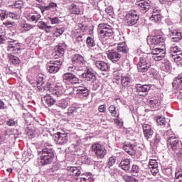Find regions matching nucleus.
Returning <instances> with one entry per match:
<instances>
[{
	"label": "nucleus",
	"mask_w": 182,
	"mask_h": 182,
	"mask_svg": "<svg viewBox=\"0 0 182 182\" xmlns=\"http://www.w3.org/2000/svg\"><path fill=\"white\" fill-rule=\"evenodd\" d=\"M169 56L174 62H178V60L182 57L181 48L176 44L172 45L169 50Z\"/></svg>",
	"instance_id": "10"
},
{
	"label": "nucleus",
	"mask_w": 182,
	"mask_h": 182,
	"mask_svg": "<svg viewBox=\"0 0 182 182\" xmlns=\"http://www.w3.org/2000/svg\"><path fill=\"white\" fill-rule=\"evenodd\" d=\"M117 161V156H112L109 158L107 161V166L109 168L111 167H113L116 164V162Z\"/></svg>",
	"instance_id": "38"
},
{
	"label": "nucleus",
	"mask_w": 182,
	"mask_h": 182,
	"mask_svg": "<svg viewBox=\"0 0 182 182\" xmlns=\"http://www.w3.org/2000/svg\"><path fill=\"white\" fill-rule=\"evenodd\" d=\"M98 111L100 113H105L106 112V106H105V105H100L98 107Z\"/></svg>",
	"instance_id": "62"
},
{
	"label": "nucleus",
	"mask_w": 182,
	"mask_h": 182,
	"mask_svg": "<svg viewBox=\"0 0 182 182\" xmlns=\"http://www.w3.org/2000/svg\"><path fill=\"white\" fill-rule=\"evenodd\" d=\"M109 112L112 117L117 116V111H116V107L114 105H110L109 107Z\"/></svg>",
	"instance_id": "45"
},
{
	"label": "nucleus",
	"mask_w": 182,
	"mask_h": 182,
	"mask_svg": "<svg viewBox=\"0 0 182 182\" xmlns=\"http://www.w3.org/2000/svg\"><path fill=\"white\" fill-rule=\"evenodd\" d=\"M123 150L129 156L136 155V146L129 141L124 142Z\"/></svg>",
	"instance_id": "18"
},
{
	"label": "nucleus",
	"mask_w": 182,
	"mask_h": 182,
	"mask_svg": "<svg viewBox=\"0 0 182 182\" xmlns=\"http://www.w3.org/2000/svg\"><path fill=\"white\" fill-rule=\"evenodd\" d=\"M146 173H151L153 174V176H156V174H157V173H159V168H148L146 171Z\"/></svg>",
	"instance_id": "52"
},
{
	"label": "nucleus",
	"mask_w": 182,
	"mask_h": 182,
	"mask_svg": "<svg viewBox=\"0 0 182 182\" xmlns=\"http://www.w3.org/2000/svg\"><path fill=\"white\" fill-rule=\"evenodd\" d=\"M98 33L102 36V38H109L113 35V29L112 26L107 23H100L98 25Z\"/></svg>",
	"instance_id": "5"
},
{
	"label": "nucleus",
	"mask_w": 182,
	"mask_h": 182,
	"mask_svg": "<svg viewBox=\"0 0 182 182\" xmlns=\"http://www.w3.org/2000/svg\"><path fill=\"white\" fill-rule=\"evenodd\" d=\"M43 99L44 102L48 107L53 106V105L56 103V100H55L50 95L44 96Z\"/></svg>",
	"instance_id": "28"
},
{
	"label": "nucleus",
	"mask_w": 182,
	"mask_h": 182,
	"mask_svg": "<svg viewBox=\"0 0 182 182\" xmlns=\"http://www.w3.org/2000/svg\"><path fill=\"white\" fill-rule=\"evenodd\" d=\"M167 146L169 150H173L174 152L178 150H181L182 149V144L177 137L174 139H169L167 142Z\"/></svg>",
	"instance_id": "11"
},
{
	"label": "nucleus",
	"mask_w": 182,
	"mask_h": 182,
	"mask_svg": "<svg viewBox=\"0 0 182 182\" xmlns=\"http://www.w3.org/2000/svg\"><path fill=\"white\" fill-rule=\"evenodd\" d=\"M55 159V155H50L48 156H44L40 158V163L42 166H48L52 164L53 159Z\"/></svg>",
	"instance_id": "27"
},
{
	"label": "nucleus",
	"mask_w": 182,
	"mask_h": 182,
	"mask_svg": "<svg viewBox=\"0 0 182 182\" xmlns=\"http://www.w3.org/2000/svg\"><path fill=\"white\" fill-rule=\"evenodd\" d=\"M150 21H152V22H160L161 21V14L154 16V17L151 16Z\"/></svg>",
	"instance_id": "51"
},
{
	"label": "nucleus",
	"mask_w": 182,
	"mask_h": 182,
	"mask_svg": "<svg viewBox=\"0 0 182 182\" xmlns=\"http://www.w3.org/2000/svg\"><path fill=\"white\" fill-rule=\"evenodd\" d=\"M55 138L57 139V144L60 145L66 144L69 140L68 133L58 132L56 134Z\"/></svg>",
	"instance_id": "20"
},
{
	"label": "nucleus",
	"mask_w": 182,
	"mask_h": 182,
	"mask_svg": "<svg viewBox=\"0 0 182 182\" xmlns=\"http://www.w3.org/2000/svg\"><path fill=\"white\" fill-rule=\"evenodd\" d=\"M50 21L51 23H53V25H55L56 23H59V22H60V21L59 20V18L58 17L50 18Z\"/></svg>",
	"instance_id": "59"
},
{
	"label": "nucleus",
	"mask_w": 182,
	"mask_h": 182,
	"mask_svg": "<svg viewBox=\"0 0 182 182\" xmlns=\"http://www.w3.org/2000/svg\"><path fill=\"white\" fill-rule=\"evenodd\" d=\"M7 18H11V19H19L18 14L12 12L7 13Z\"/></svg>",
	"instance_id": "53"
},
{
	"label": "nucleus",
	"mask_w": 182,
	"mask_h": 182,
	"mask_svg": "<svg viewBox=\"0 0 182 182\" xmlns=\"http://www.w3.org/2000/svg\"><path fill=\"white\" fill-rule=\"evenodd\" d=\"M164 137L168 141L169 139H176V134H174V132L171 129H169L164 133Z\"/></svg>",
	"instance_id": "39"
},
{
	"label": "nucleus",
	"mask_w": 182,
	"mask_h": 182,
	"mask_svg": "<svg viewBox=\"0 0 182 182\" xmlns=\"http://www.w3.org/2000/svg\"><path fill=\"white\" fill-rule=\"evenodd\" d=\"M168 31L171 35V36H173L174 33H176L177 37H178V41H181L182 39V34L181 32L177 31L176 30V27H174V25H171L170 27H168Z\"/></svg>",
	"instance_id": "29"
},
{
	"label": "nucleus",
	"mask_w": 182,
	"mask_h": 182,
	"mask_svg": "<svg viewBox=\"0 0 182 182\" xmlns=\"http://www.w3.org/2000/svg\"><path fill=\"white\" fill-rule=\"evenodd\" d=\"M71 60L73 65H85L86 63L83 56L79 54L73 55Z\"/></svg>",
	"instance_id": "26"
},
{
	"label": "nucleus",
	"mask_w": 182,
	"mask_h": 182,
	"mask_svg": "<svg viewBox=\"0 0 182 182\" xmlns=\"http://www.w3.org/2000/svg\"><path fill=\"white\" fill-rule=\"evenodd\" d=\"M69 11L73 15H79L80 14V10L76 6V4H72L69 6Z\"/></svg>",
	"instance_id": "32"
},
{
	"label": "nucleus",
	"mask_w": 182,
	"mask_h": 182,
	"mask_svg": "<svg viewBox=\"0 0 182 182\" xmlns=\"http://www.w3.org/2000/svg\"><path fill=\"white\" fill-rule=\"evenodd\" d=\"M91 59L94 61L95 65L97 69H98V70H100V72L106 73L109 72V70H110V64H109L108 63L97 60V58L95 55H92Z\"/></svg>",
	"instance_id": "6"
},
{
	"label": "nucleus",
	"mask_w": 182,
	"mask_h": 182,
	"mask_svg": "<svg viewBox=\"0 0 182 182\" xmlns=\"http://www.w3.org/2000/svg\"><path fill=\"white\" fill-rule=\"evenodd\" d=\"M140 16L137 15L136 11H132L129 14H127L126 19L128 26H134L137 29V22H139Z\"/></svg>",
	"instance_id": "8"
},
{
	"label": "nucleus",
	"mask_w": 182,
	"mask_h": 182,
	"mask_svg": "<svg viewBox=\"0 0 182 182\" xmlns=\"http://www.w3.org/2000/svg\"><path fill=\"white\" fill-rule=\"evenodd\" d=\"M65 50H66V44L65 43H59L55 54V59L63 56V55L65 54Z\"/></svg>",
	"instance_id": "24"
},
{
	"label": "nucleus",
	"mask_w": 182,
	"mask_h": 182,
	"mask_svg": "<svg viewBox=\"0 0 182 182\" xmlns=\"http://www.w3.org/2000/svg\"><path fill=\"white\" fill-rule=\"evenodd\" d=\"M171 36L172 37L171 38V42H180V40H178V37L177 36V33H174Z\"/></svg>",
	"instance_id": "61"
},
{
	"label": "nucleus",
	"mask_w": 182,
	"mask_h": 182,
	"mask_svg": "<svg viewBox=\"0 0 182 182\" xmlns=\"http://www.w3.org/2000/svg\"><path fill=\"white\" fill-rule=\"evenodd\" d=\"M8 58L10 62L13 63V65H19V63H21V60H19L18 57L14 55L9 54Z\"/></svg>",
	"instance_id": "36"
},
{
	"label": "nucleus",
	"mask_w": 182,
	"mask_h": 182,
	"mask_svg": "<svg viewBox=\"0 0 182 182\" xmlns=\"http://www.w3.org/2000/svg\"><path fill=\"white\" fill-rule=\"evenodd\" d=\"M136 90L140 96H147V93L151 89V85L136 84L135 85Z\"/></svg>",
	"instance_id": "16"
},
{
	"label": "nucleus",
	"mask_w": 182,
	"mask_h": 182,
	"mask_svg": "<svg viewBox=\"0 0 182 182\" xmlns=\"http://www.w3.org/2000/svg\"><path fill=\"white\" fill-rule=\"evenodd\" d=\"M173 157L175 160H178V161H182V148L173 152Z\"/></svg>",
	"instance_id": "40"
},
{
	"label": "nucleus",
	"mask_w": 182,
	"mask_h": 182,
	"mask_svg": "<svg viewBox=\"0 0 182 182\" xmlns=\"http://www.w3.org/2000/svg\"><path fill=\"white\" fill-rule=\"evenodd\" d=\"M86 43L90 48H95V46H96V42L95 41V39L90 36L87 38Z\"/></svg>",
	"instance_id": "41"
},
{
	"label": "nucleus",
	"mask_w": 182,
	"mask_h": 182,
	"mask_svg": "<svg viewBox=\"0 0 182 182\" xmlns=\"http://www.w3.org/2000/svg\"><path fill=\"white\" fill-rule=\"evenodd\" d=\"M156 123H158L159 126H166V124H167L166 119L164 117H158L156 118Z\"/></svg>",
	"instance_id": "46"
},
{
	"label": "nucleus",
	"mask_w": 182,
	"mask_h": 182,
	"mask_svg": "<svg viewBox=\"0 0 182 182\" xmlns=\"http://www.w3.org/2000/svg\"><path fill=\"white\" fill-rule=\"evenodd\" d=\"M74 113H76V108L73 107L68 108V116H70V114H74Z\"/></svg>",
	"instance_id": "60"
},
{
	"label": "nucleus",
	"mask_w": 182,
	"mask_h": 182,
	"mask_svg": "<svg viewBox=\"0 0 182 182\" xmlns=\"http://www.w3.org/2000/svg\"><path fill=\"white\" fill-rule=\"evenodd\" d=\"M149 105H151L152 109H159V100H151L149 101Z\"/></svg>",
	"instance_id": "50"
},
{
	"label": "nucleus",
	"mask_w": 182,
	"mask_h": 182,
	"mask_svg": "<svg viewBox=\"0 0 182 182\" xmlns=\"http://www.w3.org/2000/svg\"><path fill=\"white\" fill-rule=\"evenodd\" d=\"M63 80L70 83V85H79L80 83V80L79 77H76L73 73H67L63 75Z\"/></svg>",
	"instance_id": "15"
},
{
	"label": "nucleus",
	"mask_w": 182,
	"mask_h": 182,
	"mask_svg": "<svg viewBox=\"0 0 182 182\" xmlns=\"http://www.w3.org/2000/svg\"><path fill=\"white\" fill-rule=\"evenodd\" d=\"M9 52H12L13 53H19L21 52V45H16L11 50H7Z\"/></svg>",
	"instance_id": "49"
},
{
	"label": "nucleus",
	"mask_w": 182,
	"mask_h": 182,
	"mask_svg": "<svg viewBox=\"0 0 182 182\" xmlns=\"http://www.w3.org/2000/svg\"><path fill=\"white\" fill-rule=\"evenodd\" d=\"M151 55L144 54L139 58V60L137 64L138 72L144 73L149 70V68L151 66Z\"/></svg>",
	"instance_id": "2"
},
{
	"label": "nucleus",
	"mask_w": 182,
	"mask_h": 182,
	"mask_svg": "<svg viewBox=\"0 0 182 182\" xmlns=\"http://www.w3.org/2000/svg\"><path fill=\"white\" fill-rule=\"evenodd\" d=\"M142 129H143L144 136L146 137V139H147V140L153 137V134L154 133V132L153 131L151 126L147 124H144L142 125Z\"/></svg>",
	"instance_id": "22"
},
{
	"label": "nucleus",
	"mask_w": 182,
	"mask_h": 182,
	"mask_svg": "<svg viewBox=\"0 0 182 182\" xmlns=\"http://www.w3.org/2000/svg\"><path fill=\"white\" fill-rule=\"evenodd\" d=\"M16 45H21V43L18 40H11L7 43V50H12V48L16 46Z\"/></svg>",
	"instance_id": "35"
},
{
	"label": "nucleus",
	"mask_w": 182,
	"mask_h": 182,
	"mask_svg": "<svg viewBox=\"0 0 182 182\" xmlns=\"http://www.w3.org/2000/svg\"><path fill=\"white\" fill-rule=\"evenodd\" d=\"M56 105L61 109H66L69 106V99H62L57 102Z\"/></svg>",
	"instance_id": "30"
},
{
	"label": "nucleus",
	"mask_w": 182,
	"mask_h": 182,
	"mask_svg": "<svg viewBox=\"0 0 182 182\" xmlns=\"http://www.w3.org/2000/svg\"><path fill=\"white\" fill-rule=\"evenodd\" d=\"M22 5H23V2L22 1H16L14 3V8L17 9H21L22 8Z\"/></svg>",
	"instance_id": "56"
},
{
	"label": "nucleus",
	"mask_w": 182,
	"mask_h": 182,
	"mask_svg": "<svg viewBox=\"0 0 182 182\" xmlns=\"http://www.w3.org/2000/svg\"><path fill=\"white\" fill-rule=\"evenodd\" d=\"M82 160L85 164H90L92 163V161L87 156H84L82 157Z\"/></svg>",
	"instance_id": "57"
},
{
	"label": "nucleus",
	"mask_w": 182,
	"mask_h": 182,
	"mask_svg": "<svg viewBox=\"0 0 182 182\" xmlns=\"http://www.w3.org/2000/svg\"><path fill=\"white\" fill-rule=\"evenodd\" d=\"M166 39L161 36H153L147 39L148 44L150 48H155V46H164Z\"/></svg>",
	"instance_id": "7"
},
{
	"label": "nucleus",
	"mask_w": 182,
	"mask_h": 182,
	"mask_svg": "<svg viewBox=\"0 0 182 182\" xmlns=\"http://www.w3.org/2000/svg\"><path fill=\"white\" fill-rule=\"evenodd\" d=\"M63 32H65V28H57L53 33V36H55V38H59V36H60Z\"/></svg>",
	"instance_id": "44"
},
{
	"label": "nucleus",
	"mask_w": 182,
	"mask_h": 182,
	"mask_svg": "<svg viewBox=\"0 0 182 182\" xmlns=\"http://www.w3.org/2000/svg\"><path fill=\"white\" fill-rule=\"evenodd\" d=\"M92 151L95 153L97 159H104L105 156L107 154V151L105 146L100 144H94L92 145Z\"/></svg>",
	"instance_id": "9"
},
{
	"label": "nucleus",
	"mask_w": 182,
	"mask_h": 182,
	"mask_svg": "<svg viewBox=\"0 0 182 182\" xmlns=\"http://www.w3.org/2000/svg\"><path fill=\"white\" fill-rule=\"evenodd\" d=\"M161 68L165 72H168L171 69V64L169 62H165L162 64Z\"/></svg>",
	"instance_id": "47"
},
{
	"label": "nucleus",
	"mask_w": 182,
	"mask_h": 182,
	"mask_svg": "<svg viewBox=\"0 0 182 182\" xmlns=\"http://www.w3.org/2000/svg\"><path fill=\"white\" fill-rule=\"evenodd\" d=\"M0 18L1 19H6L8 18V13L5 10L0 9Z\"/></svg>",
	"instance_id": "54"
},
{
	"label": "nucleus",
	"mask_w": 182,
	"mask_h": 182,
	"mask_svg": "<svg viewBox=\"0 0 182 182\" xmlns=\"http://www.w3.org/2000/svg\"><path fill=\"white\" fill-rule=\"evenodd\" d=\"M123 179L126 182H139L136 178L129 175H124Z\"/></svg>",
	"instance_id": "43"
},
{
	"label": "nucleus",
	"mask_w": 182,
	"mask_h": 182,
	"mask_svg": "<svg viewBox=\"0 0 182 182\" xmlns=\"http://www.w3.org/2000/svg\"><path fill=\"white\" fill-rule=\"evenodd\" d=\"M142 14H146L150 9V4L145 0H140L136 3Z\"/></svg>",
	"instance_id": "21"
},
{
	"label": "nucleus",
	"mask_w": 182,
	"mask_h": 182,
	"mask_svg": "<svg viewBox=\"0 0 182 182\" xmlns=\"http://www.w3.org/2000/svg\"><path fill=\"white\" fill-rule=\"evenodd\" d=\"M107 58L112 63H117L119 60H120L122 58V54L119 53V52L115 50H109L107 52Z\"/></svg>",
	"instance_id": "17"
},
{
	"label": "nucleus",
	"mask_w": 182,
	"mask_h": 182,
	"mask_svg": "<svg viewBox=\"0 0 182 182\" xmlns=\"http://www.w3.org/2000/svg\"><path fill=\"white\" fill-rule=\"evenodd\" d=\"M40 9H41L42 14H43V12H45V11H49V9H50L48 5V6H41Z\"/></svg>",
	"instance_id": "63"
},
{
	"label": "nucleus",
	"mask_w": 182,
	"mask_h": 182,
	"mask_svg": "<svg viewBox=\"0 0 182 182\" xmlns=\"http://www.w3.org/2000/svg\"><path fill=\"white\" fill-rule=\"evenodd\" d=\"M117 50L118 52H122V53H128L129 48L125 44H117Z\"/></svg>",
	"instance_id": "33"
},
{
	"label": "nucleus",
	"mask_w": 182,
	"mask_h": 182,
	"mask_svg": "<svg viewBox=\"0 0 182 182\" xmlns=\"http://www.w3.org/2000/svg\"><path fill=\"white\" fill-rule=\"evenodd\" d=\"M133 82V80L130 77H124L121 80V83L122 86L124 87H127V86H130V83Z\"/></svg>",
	"instance_id": "34"
},
{
	"label": "nucleus",
	"mask_w": 182,
	"mask_h": 182,
	"mask_svg": "<svg viewBox=\"0 0 182 182\" xmlns=\"http://www.w3.org/2000/svg\"><path fill=\"white\" fill-rule=\"evenodd\" d=\"M149 168H159V162L156 159H150L149 162Z\"/></svg>",
	"instance_id": "42"
},
{
	"label": "nucleus",
	"mask_w": 182,
	"mask_h": 182,
	"mask_svg": "<svg viewBox=\"0 0 182 182\" xmlns=\"http://www.w3.org/2000/svg\"><path fill=\"white\" fill-rule=\"evenodd\" d=\"M128 173H131L132 176H137L139 173H140V166L137 164H133L132 167L129 168Z\"/></svg>",
	"instance_id": "31"
},
{
	"label": "nucleus",
	"mask_w": 182,
	"mask_h": 182,
	"mask_svg": "<svg viewBox=\"0 0 182 182\" xmlns=\"http://www.w3.org/2000/svg\"><path fill=\"white\" fill-rule=\"evenodd\" d=\"M6 124L7 126L13 127L15 126V124H16V122H15V120L14 119H9L6 122Z\"/></svg>",
	"instance_id": "58"
},
{
	"label": "nucleus",
	"mask_w": 182,
	"mask_h": 182,
	"mask_svg": "<svg viewBox=\"0 0 182 182\" xmlns=\"http://www.w3.org/2000/svg\"><path fill=\"white\" fill-rule=\"evenodd\" d=\"M151 16H157V15H161L160 14V10L158 9H152L151 11Z\"/></svg>",
	"instance_id": "55"
},
{
	"label": "nucleus",
	"mask_w": 182,
	"mask_h": 182,
	"mask_svg": "<svg viewBox=\"0 0 182 182\" xmlns=\"http://www.w3.org/2000/svg\"><path fill=\"white\" fill-rule=\"evenodd\" d=\"M63 60L60 58L56 60H51L46 64V69L49 73H58L62 67Z\"/></svg>",
	"instance_id": "3"
},
{
	"label": "nucleus",
	"mask_w": 182,
	"mask_h": 182,
	"mask_svg": "<svg viewBox=\"0 0 182 182\" xmlns=\"http://www.w3.org/2000/svg\"><path fill=\"white\" fill-rule=\"evenodd\" d=\"M151 54L152 59L155 60L156 62H160V60H163L164 58L166 57V48L164 47L160 48L159 46L156 48H151Z\"/></svg>",
	"instance_id": "4"
},
{
	"label": "nucleus",
	"mask_w": 182,
	"mask_h": 182,
	"mask_svg": "<svg viewBox=\"0 0 182 182\" xmlns=\"http://www.w3.org/2000/svg\"><path fill=\"white\" fill-rule=\"evenodd\" d=\"M37 89L39 92H45V90H49L51 95L59 97L63 95L65 89L62 83L57 82L54 87L52 86L50 80H46V78L43 75H38L37 81Z\"/></svg>",
	"instance_id": "1"
},
{
	"label": "nucleus",
	"mask_w": 182,
	"mask_h": 182,
	"mask_svg": "<svg viewBox=\"0 0 182 182\" xmlns=\"http://www.w3.org/2000/svg\"><path fill=\"white\" fill-rule=\"evenodd\" d=\"M80 182H95V179H93V178L90 176H85V177H80Z\"/></svg>",
	"instance_id": "48"
},
{
	"label": "nucleus",
	"mask_w": 182,
	"mask_h": 182,
	"mask_svg": "<svg viewBox=\"0 0 182 182\" xmlns=\"http://www.w3.org/2000/svg\"><path fill=\"white\" fill-rule=\"evenodd\" d=\"M38 27L39 28V29H43L44 31H46V32H48L49 29L52 28V26L46 25V23L43 21L38 22Z\"/></svg>",
	"instance_id": "37"
},
{
	"label": "nucleus",
	"mask_w": 182,
	"mask_h": 182,
	"mask_svg": "<svg viewBox=\"0 0 182 182\" xmlns=\"http://www.w3.org/2000/svg\"><path fill=\"white\" fill-rule=\"evenodd\" d=\"M41 14L38 13H28L26 14V18L28 22H31V23H36L38 21L41 19Z\"/></svg>",
	"instance_id": "23"
},
{
	"label": "nucleus",
	"mask_w": 182,
	"mask_h": 182,
	"mask_svg": "<svg viewBox=\"0 0 182 182\" xmlns=\"http://www.w3.org/2000/svg\"><path fill=\"white\" fill-rule=\"evenodd\" d=\"M105 12L108 14V15H112L113 14V7H107V9H105Z\"/></svg>",
	"instance_id": "64"
},
{
	"label": "nucleus",
	"mask_w": 182,
	"mask_h": 182,
	"mask_svg": "<svg viewBox=\"0 0 182 182\" xmlns=\"http://www.w3.org/2000/svg\"><path fill=\"white\" fill-rule=\"evenodd\" d=\"M81 77L85 79L87 82H95V80H96V74H95L93 69L87 68L84 73L81 75Z\"/></svg>",
	"instance_id": "14"
},
{
	"label": "nucleus",
	"mask_w": 182,
	"mask_h": 182,
	"mask_svg": "<svg viewBox=\"0 0 182 182\" xmlns=\"http://www.w3.org/2000/svg\"><path fill=\"white\" fill-rule=\"evenodd\" d=\"M38 156L41 157H48V156H55V151L50 144H45L42 151H38Z\"/></svg>",
	"instance_id": "13"
},
{
	"label": "nucleus",
	"mask_w": 182,
	"mask_h": 182,
	"mask_svg": "<svg viewBox=\"0 0 182 182\" xmlns=\"http://www.w3.org/2000/svg\"><path fill=\"white\" fill-rule=\"evenodd\" d=\"M130 163L132 161L129 159H122L119 164V167L126 171V173H129L130 171Z\"/></svg>",
	"instance_id": "25"
},
{
	"label": "nucleus",
	"mask_w": 182,
	"mask_h": 182,
	"mask_svg": "<svg viewBox=\"0 0 182 182\" xmlns=\"http://www.w3.org/2000/svg\"><path fill=\"white\" fill-rule=\"evenodd\" d=\"M80 169L76 166H70L68 168V176H73L74 177L75 180H80Z\"/></svg>",
	"instance_id": "19"
},
{
	"label": "nucleus",
	"mask_w": 182,
	"mask_h": 182,
	"mask_svg": "<svg viewBox=\"0 0 182 182\" xmlns=\"http://www.w3.org/2000/svg\"><path fill=\"white\" fill-rule=\"evenodd\" d=\"M75 89V96L79 99H85L89 96V90L86 86H84L83 84L77 87Z\"/></svg>",
	"instance_id": "12"
}]
</instances>
